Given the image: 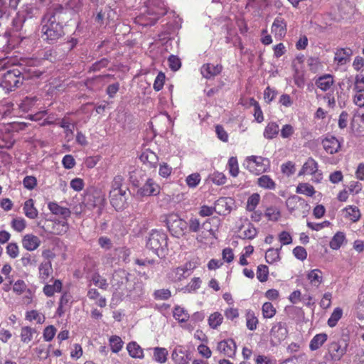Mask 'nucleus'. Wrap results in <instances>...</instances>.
Masks as SVG:
<instances>
[{"label":"nucleus","instance_id":"1","mask_svg":"<svg viewBox=\"0 0 364 364\" xmlns=\"http://www.w3.org/2000/svg\"><path fill=\"white\" fill-rule=\"evenodd\" d=\"M63 10L61 6L49 10L41 19V38L48 44L56 43L64 35L63 26L58 21L57 14Z\"/></svg>","mask_w":364,"mask_h":364},{"label":"nucleus","instance_id":"2","mask_svg":"<svg viewBox=\"0 0 364 364\" xmlns=\"http://www.w3.org/2000/svg\"><path fill=\"white\" fill-rule=\"evenodd\" d=\"M167 13L164 1L149 0L146 9L136 18V21L143 26H151Z\"/></svg>","mask_w":364,"mask_h":364},{"label":"nucleus","instance_id":"3","mask_svg":"<svg viewBox=\"0 0 364 364\" xmlns=\"http://www.w3.org/2000/svg\"><path fill=\"white\" fill-rule=\"evenodd\" d=\"M146 246L159 257H164L168 251V236L159 230H153L148 237Z\"/></svg>","mask_w":364,"mask_h":364},{"label":"nucleus","instance_id":"4","mask_svg":"<svg viewBox=\"0 0 364 364\" xmlns=\"http://www.w3.org/2000/svg\"><path fill=\"white\" fill-rule=\"evenodd\" d=\"M83 203L90 210L97 208L98 215H101L106 203L105 194L100 188H91L85 193Z\"/></svg>","mask_w":364,"mask_h":364},{"label":"nucleus","instance_id":"5","mask_svg":"<svg viewBox=\"0 0 364 364\" xmlns=\"http://www.w3.org/2000/svg\"><path fill=\"white\" fill-rule=\"evenodd\" d=\"M244 166L251 173L256 176L269 172L271 168L269 159L255 155L246 157Z\"/></svg>","mask_w":364,"mask_h":364},{"label":"nucleus","instance_id":"6","mask_svg":"<svg viewBox=\"0 0 364 364\" xmlns=\"http://www.w3.org/2000/svg\"><path fill=\"white\" fill-rule=\"evenodd\" d=\"M348 344L341 343L338 341H332L326 346V353L323 356L328 362H337L341 360L347 352Z\"/></svg>","mask_w":364,"mask_h":364},{"label":"nucleus","instance_id":"7","mask_svg":"<svg viewBox=\"0 0 364 364\" xmlns=\"http://www.w3.org/2000/svg\"><path fill=\"white\" fill-rule=\"evenodd\" d=\"M23 80L24 77L20 70L13 68L4 73L1 80V86L4 90L10 92L20 87Z\"/></svg>","mask_w":364,"mask_h":364},{"label":"nucleus","instance_id":"8","mask_svg":"<svg viewBox=\"0 0 364 364\" xmlns=\"http://www.w3.org/2000/svg\"><path fill=\"white\" fill-rule=\"evenodd\" d=\"M286 205L289 212L295 216H306L310 210V205L302 198L294 195L287 198Z\"/></svg>","mask_w":364,"mask_h":364},{"label":"nucleus","instance_id":"9","mask_svg":"<svg viewBox=\"0 0 364 364\" xmlns=\"http://www.w3.org/2000/svg\"><path fill=\"white\" fill-rule=\"evenodd\" d=\"M166 225L173 235L179 237L185 234L187 222L181 219L178 214L170 213L166 218Z\"/></svg>","mask_w":364,"mask_h":364},{"label":"nucleus","instance_id":"10","mask_svg":"<svg viewBox=\"0 0 364 364\" xmlns=\"http://www.w3.org/2000/svg\"><path fill=\"white\" fill-rule=\"evenodd\" d=\"M129 191H109V197L112 206L117 210H124L128 206Z\"/></svg>","mask_w":364,"mask_h":364},{"label":"nucleus","instance_id":"11","mask_svg":"<svg viewBox=\"0 0 364 364\" xmlns=\"http://www.w3.org/2000/svg\"><path fill=\"white\" fill-rule=\"evenodd\" d=\"M311 175L314 178L313 181L318 183L322 179V173L318 171V163L311 157L304 164L299 175Z\"/></svg>","mask_w":364,"mask_h":364},{"label":"nucleus","instance_id":"12","mask_svg":"<svg viewBox=\"0 0 364 364\" xmlns=\"http://www.w3.org/2000/svg\"><path fill=\"white\" fill-rule=\"evenodd\" d=\"M216 350L223 355L233 358L237 352V345L232 338L224 339L218 342Z\"/></svg>","mask_w":364,"mask_h":364},{"label":"nucleus","instance_id":"13","mask_svg":"<svg viewBox=\"0 0 364 364\" xmlns=\"http://www.w3.org/2000/svg\"><path fill=\"white\" fill-rule=\"evenodd\" d=\"M287 32V21L281 16H277L271 26V33L277 40H282L286 36Z\"/></svg>","mask_w":364,"mask_h":364},{"label":"nucleus","instance_id":"14","mask_svg":"<svg viewBox=\"0 0 364 364\" xmlns=\"http://www.w3.org/2000/svg\"><path fill=\"white\" fill-rule=\"evenodd\" d=\"M194 267L195 266H193L191 262H187L183 265L171 269L168 273V278L174 282H180L186 277L185 274L189 269H193Z\"/></svg>","mask_w":364,"mask_h":364},{"label":"nucleus","instance_id":"15","mask_svg":"<svg viewBox=\"0 0 364 364\" xmlns=\"http://www.w3.org/2000/svg\"><path fill=\"white\" fill-rule=\"evenodd\" d=\"M288 334V331L285 323L282 322L276 323L270 330V336L272 341L279 343L284 341Z\"/></svg>","mask_w":364,"mask_h":364},{"label":"nucleus","instance_id":"16","mask_svg":"<svg viewBox=\"0 0 364 364\" xmlns=\"http://www.w3.org/2000/svg\"><path fill=\"white\" fill-rule=\"evenodd\" d=\"M160 186L152 178H148L145 183L138 190L141 196H157L160 193Z\"/></svg>","mask_w":364,"mask_h":364},{"label":"nucleus","instance_id":"17","mask_svg":"<svg viewBox=\"0 0 364 364\" xmlns=\"http://www.w3.org/2000/svg\"><path fill=\"white\" fill-rule=\"evenodd\" d=\"M322 146L327 154H333L341 149V143L333 136H327L321 141Z\"/></svg>","mask_w":364,"mask_h":364},{"label":"nucleus","instance_id":"18","mask_svg":"<svg viewBox=\"0 0 364 364\" xmlns=\"http://www.w3.org/2000/svg\"><path fill=\"white\" fill-rule=\"evenodd\" d=\"M53 272L52 262L42 261L38 265V279L41 283H47Z\"/></svg>","mask_w":364,"mask_h":364},{"label":"nucleus","instance_id":"19","mask_svg":"<svg viewBox=\"0 0 364 364\" xmlns=\"http://www.w3.org/2000/svg\"><path fill=\"white\" fill-rule=\"evenodd\" d=\"M21 242L25 250L31 252L37 250L41 242L38 236L33 234H26L23 237Z\"/></svg>","mask_w":364,"mask_h":364},{"label":"nucleus","instance_id":"20","mask_svg":"<svg viewBox=\"0 0 364 364\" xmlns=\"http://www.w3.org/2000/svg\"><path fill=\"white\" fill-rule=\"evenodd\" d=\"M223 70V66L220 64L213 65L211 63L203 64L200 68V73L206 79H210L219 75Z\"/></svg>","mask_w":364,"mask_h":364},{"label":"nucleus","instance_id":"21","mask_svg":"<svg viewBox=\"0 0 364 364\" xmlns=\"http://www.w3.org/2000/svg\"><path fill=\"white\" fill-rule=\"evenodd\" d=\"M172 359L176 364H189L191 358L188 350L178 347L173 351Z\"/></svg>","mask_w":364,"mask_h":364},{"label":"nucleus","instance_id":"22","mask_svg":"<svg viewBox=\"0 0 364 364\" xmlns=\"http://www.w3.org/2000/svg\"><path fill=\"white\" fill-rule=\"evenodd\" d=\"M352 55L353 50L350 48H338L335 52L333 60L338 65H344L350 60Z\"/></svg>","mask_w":364,"mask_h":364},{"label":"nucleus","instance_id":"23","mask_svg":"<svg viewBox=\"0 0 364 364\" xmlns=\"http://www.w3.org/2000/svg\"><path fill=\"white\" fill-rule=\"evenodd\" d=\"M306 279L312 287L318 289L323 282V272L319 269H311L307 272Z\"/></svg>","mask_w":364,"mask_h":364},{"label":"nucleus","instance_id":"24","mask_svg":"<svg viewBox=\"0 0 364 364\" xmlns=\"http://www.w3.org/2000/svg\"><path fill=\"white\" fill-rule=\"evenodd\" d=\"M288 299L292 304H296L301 302L302 300L304 305L307 306H311L314 304L312 301L313 297L311 296L308 295L305 296L304 297H302L301 292L300 290H294V291H292L289 294Z\"/></svg>","mask_w":364,"mask_h":364},{"label":"nucleus","instance_id":"25","mask_svg":"<svg viewBox=\"0 0 364 364\" xmlns=\"http://www.w3.org/2000/svg\"><path fill=\"white\" fill-rule=\"evenodd\" d=\"M343 217L352 223L358 222L361 218L360 209L355 205H348L342 210Z\"/></svg>","mask_w":364,"mask_h":364},{"label":"nucleus","instance_id":"26","mask_svg":"<svg viewBox=\"0 0 364 364\" xmlns=\"http://www.w3.org/2000/svg\"><path fill=\"white\" fill-rule=\"evenodd\" d=\"M139 159L144 164L149 168H156L159 161L157 155L149 149L143 151Z\"/></svg>","mask_w":364,"mask_h":364},{"label":"nucleus","instance_id":"27","mask_svg":"<svg viewBox=\"0 0 364 364\" xmlns=\"http://www.w3.org/2000/svg\"><path fill=\"white\" fill-rule=\"evenodd\" d=\"M333 83V75L330 74H325L319 77L315 82L316 87L324 92L330 90Z\"/></svg>","mask_w":364,"mask_h":364},{"label":"nucleus","instance_id":"28","mask_svg":"<svg viewBox=\"0 0 364 364\" xmlns=\"http://www.w3.org/2000/svg\"><path fill=\"white\" fill-rule=\"evenodd\" d=\"M45 284L43 288V292L48 297H51L55 293L62 291L63 283L60 279H55L53 284Z\"/></svg>","mask_w":364,"mask_h":364},{"label":"nucleus","instance_id":"29","mask_svg":"<svg viewBox=\"0 0 364 364\" xmlns=\"http://www.w3.org/2000/svg\"><path fill=\"white\" fill-rule=\"evenodd\" d=\"M23 210L25 215L29 219H36L38 217V211L34 205V200L29 198L24 202Z\"/></svg>","mask_w":364,"mask_h":364},{"label":"nucleus","instance_id":"30","mask_svg":"<svg viewBox=\"0 0 364 364\" xmlns=\"http://www.w3.org/2000/svg\"><path fill=\"white\" fill-rule=\"evenodd\" d=\"M328 335L325 333L316 334L309 343V348L314 351L319 349L327 341Z\"/></svg>","mask_w":364,"mask_h":364},{"label":"nucleus","instance_id":"31","mask_svg":"<svg viewBox=\"0 0 364 364\" xmlns=\"http://www.w3.org/2000/svg\"><path fill=\"white\" fill-rule=\"evenodd\" d=\"M127 350L132 358L142 359L144 357L143 349L135 341L129 342L127 345Z\"/></svg>","mask_w":364,"mask_h":364},{"label":"nucleus","instance_id":"32","mask_svg":"<svg viewBox=\"0 0 364 364\" xmlns=\"http://www.w3.org/2000/svg\"><path fill=\"white\" fill-rule=\"evenodd\" d=\"M48 207L53 214L61 215L64 218H67L70 216L71 213L68 208L61 207L55 202H50Z\"/></svg>","mask_w":364,"mask_h":364},{"label":"nucleus","instance_id":"33","mask_svg":"<svg viewBox=\"0 0 364 364\" xmlns=\"http://www.w3.org/2000/svg\"><path fill=\"white\" fill-rule=\"evenodd\" d=\"M257 184L263 189L274 190L276 188L275 181L268 175H262L259 177Z\"/></svg>","mask_w":364,"mask_h":364},{"label":"nucleus","instance_id":"34","mask_svg":"<svg viewBox=\"0 0 364 364\" xmlns=\"http://www.w3.org/2000/svg\"><path fill=\"white\" fill-rule=\"evenodd\" d=\"M245 320L246 326L249 330L255 331L257 329L259 323V319L252 310L249 309L246 311Z\"/></svg>","mask_w":364,"mask_h":364},{"label":"nucleus","instance_id":"35","mask_svg":"<svg viewBox=\"0 0 364 364\" xmlns=\"http://www.w3.org/2000/svg\"><path fill=\"white\" fill-rule=\"evenodd\" d=\"M36 330L31 326H23L21 328L20 338L21 341L23 343H29L32 341Z\"/></svg>","mask_w":364,"mask_h":364},{"label":"nucleus","instance_id":"36","mask_svg":"<svg viewBox=\"0 0 364 364\" xmlns=\"http://www.w3.org/2000/svg\"><path fill=\"white\" fill-rule=\"evenodd\" d=\"M25 319L30 322L36 321L37 323L43 324L46 321V316L37 310H31L26 312Z\"/></svg>","mask_w":364,"mask_h":364},{"label":"nucleus","instance_id":"37","mask_svg":"<svg viewBox=\"0 0 364 364\" xmlns=\"http://www.w3.org/2000/svg\"><path fill=\"white\" fill-rule=\"evenodd\" d=\"M87 296L90 300H97L95 303L100 307L103 308L106 306V299L100 296V292L96 289H90L87 291Z\"/></svg>","mask_w":364,"mask_h":364},{"label":"nucleus","instance_id":"38","mask_svg":"<svg viewBox=\"0 0 364 364\" xmlns=\"http://www.w3.org/2000/svg\"><path fill=\"white\" fill-rule=\"evenodd\" d=\"M38 99L36 97H26L18 105L19 109L23 112L31 111L35 106Z\"/></svg>","mask_w":364,"mask_h":364},{"label":"nucleus","instance_id":"39","mask_svg":"<svg viewBox=\"0 0 364 364\" xmlns=\"http://www.w3.org/2000/svg\"><path fill=\"white\" fill-rule=\"evenodd\" d=\"M215 213L219 215H226L230 213V208L225 198H220L215 202Z\"/></svg>","mask_w":364,"mask_h":364},{"label":"nucleus","instance_id":"40","mask_svg":"<svg viewBox=\"0 0 364 364\" xmlns=\"http://www.w3.org/2000/svg\"><path fill=\"white\" fill-rule=\"evenodd\" d=\"M346 241V235L343 232H337L329 242L332 250H338Z\"/></svg>","mask_w":364,"mask_h":364},{"label":"nucleus","instance_id":"41","mask_svg":"<svg viewBox=\"0 0 364 364\" xmlns=\"http://www.w3.org/2000/svg\"><path fill=\"white\" fill-rule=\"evenodd\" d=\"M14 142L10 133L3 132L0 130V149H11Z\"/></svg>","mask_w":364,"mask_h":364},{"label":"nucleus","instance_id":"42","mask_svg":"<svg viewBox=\"0 0 364 364\" xmlns=\"http://www.w3.org/2000/svg\"><path fill=\"white\" fill-rule=\"evenodd\" d=\"M107 78H114V77L110 74L97 75L91 79H87L86 81V85L88 87H92L95 84H98L100 87H102L107 82L106 79Z\"/></svg>","mask_w":364,"mask_h":364},{"label":"nucleus","instance_id":"43","mask_svg":"<svg viewBox=\"0 0 364 364\" xmlns=\"http://www.w3.org/2000/svg\"><path fill=\"white\" fill-rule=\"evenodd\" d=\"M173 316L179 323L186 322L189 318L188 311L180 306H176L173 311Z\"/></svg>","mask_w":364,"mask_h":364},{"label":"nucleus","instance_id":"44","mask_svg":"<svg viewBox=\"0 0 364 364\" xmlns=\"http://www.w3.org/2000/svg\"><path fill=\"white\" fill-rule=\"evenodd\" d=\"M279 125L276 122H269L264 130V136L268 139L275 138L279 134Z\"/></svg>","mask_w":364,"mask_h":364},{"label":"nucleus","instance_id":"45","mask_svg":"<svg viewBox=\"0 0 364 364\" xmlns=\"http://www.w3.org/2000/svg\"><path fill=\"white\" fill-rule=\"evenodd\" d=\"M250 106L254 107L253 115L257 122L261 123L264 121V115L259 102L253 97L250 99Z\"/></svg>","mask_w":364,"mask_h":364},{"label":"nucleus","instance_id":"46","mask_svg":"<svg viewBox=\"0 0 364 364\" xmlns=\"http://www.w3.org/2000/svg\"><path fill=\"white\" fill-rule=\"evenodd\" d=\"M277 314V309L274 305L269 302H264L262 306V314L264 318H272Z\"/></svg>","mask_w":364,"mask_h":364},{"label":"nucleus","instance_id":"47","mask_svg":"<svg viewBox=\"0 0 364 364\" xmlns=\"http://www.w3.org/2000/svg\"><path fill=\"white\" fill-rule=\"evenodd\" d=\"M209 326L213 329L218 328L223 321V316L220 312L211 314L208 319Z\"/></svg>","mask_w":364,"mask_h":364},{"label":"nucleus","instance_id":"48","mask_svg":"<svg viewBox=\"0 0 364 364\" xmlns=\"http://www.w3.org/2000/svg\"><path fill=\"white\" fill-rule=\"evenodd\" d=\"M111 350L114 353H119L123 348L124 342L118 336H112L109 338Z\"/></svg>","mask_w":364,"mask_h":364},{"label":"nucleus","instance_id":"49","mask_svg":"<svg viewBox=\"0 0 364 364\" xmlns=\"http://www.w3.org/2000/svg\"><path fill=\"white\" fill-rule=\"evenodd\" d=\"M282 247L279 249L277 248H269L267 250L265 254V259L266 262L269 264H273L279 260H280V253L279 251Z\"/></svg>","mask_w":364,"mask_h":364},{"label":"nucleus","instance_id":"50","mask_svg":"<svg viewBox=\"0 0 364 364\" xmlns=\"http://www.w3.org/2000/svg\"><path fill=\"white\" fill-rule=\"evenodd\" d=\"M343 316V310L340 307H336L333 311L331 316L328 319L327 323L328 326L331 328L335 327L338 321L342 318Z\"/></svg>","mask_w":364,"mask_h":364},{"label":"nucleus","instance_id":"51","mask_svg":"<svg viewBox=\"0 0 364 364\" xmlns=\"http://www.w3.org/2000/svg\"><path fill=\"white\" fill-rule=\"evenodd\" d=\"M168 350L165 348L156 347L154 348V359L158 363H165L167 360Z\"/></svg>","mask_w":364,"mask_h":364},{"label":"nucleus","instance_id":"52","mask_svg":"<svg viewBox=\"0 0 364 364\" xmlns=\"http://www.w3.org/2000/svg\"><path fill=\"white\" fill-rule=\"evenodd\" d=\"M124 178L121 175L115 176L112 181L110 191H129V188L124 186Z\"/></svg>","mask_w":364,"mask_h":364},{"label":"nucleus","instance_id":"53","mask_svg":"<svg viewBox=\"0 0 364 364\" xmlns=\"http://www.w3.org/2000/svg\"><path fill=\"white\" fill-rule=\"evenodd\" d=\"M228 169L229 171L230 174L235 178L239 174V165H238V161L237 157L235 156H231L228 159V165H227Z\"/></svg>","mask_w":364,"mask_h":364},{"label":"nucleus","instance_id":"54","mask_svg":"<svg viewBox=\"0 0 364 364\" xmlns=\"http://www.w3.org/2000/svg\"><path fill=\"white\" fill-rule=\"evenodd\" d=\"M296 191L297 193L304 194L307 196H313L316 193L313 186L306 183H299L296 187Z\"/></svg>","mask_w":364,"mask_h":364},{"label":"nucleus","instance_id":"55","mask_svg":"<svg viewBox=\"0 0 364 364\" xmlns=\"http://www.w3.org/2000/svg\"><path fill=\"white\" fill-rule=\"evenodd\" d=\"M257 278L260 282H265L269 278V268L267 265L259 264L257 269Z\"/></svg>","mask_w":364,"mask_h":364},{"label":"nucleus","instance_id":"56","mask_svg":"<svg viewBox=\"0 0 364 364\" xmlns=\"http://www.w3.org/2000/svg\"><path fill=\"white\" fill-rule=\"evenodd\" d=\"M265 217L272 221H277L281 217V212L276 207H269L265 210Z\"/></svg>","mask_w":364,"mask_h":364},{"label":"nucleus","instance_id":"57","mask_svg":"<svg viewBox=\"0 0 364 364\" xmlns=\"http://www.w3.org/2000/svg\"><path fill=\"white\" fill-rule=\"evenodd\" d=\"M92 282L93 284L101 289L106 290L108 287V283L105 278L102 277L100 274L95 273L92 276Z\"/></svg>","mask_w":364,"mask_h":364},{"label":"nucleus","instance_id":"58","mask_svg":"<svg viewBox=\"0 0 364 364\" xmlns=\"http://www.w3.org/2000/svg\"><path fill=\"white\" fill-rule=\"evenodd\" d=\"M21 264L25 267H36L37 264V258L36 255L26 253L21 258Z\"/></svg>","mask_w":364,"mask_h":364},{"label":"nucleus","instance_id":"59","mask_svg":"<svg viewBox=\"0 0 364 364\" xmlns=\"http://www.w3.org/2000/svg\"><path fill=\"white\" fill-rule=\"evenodd\" d=\"M11 226L16 232H21L26 228V221L23 218H16L11 220Z\"/></svg>","mask_w":364,"mask_h":364},{"label":"nucleus","instance_id":"60","mask_svg":"<svg viewBox=\"0 0 364 364\" xmlns=\"http://www.w3.org/2000/svg\"><path fill=\"white\" fill-rule=\"evenodd\" d=\"M260 200V196L259 193L252 194L247 199V210L248 211H254Z\"/></svg>","mask_w":364,"mask_h":364},{"label":"nucleus","instance_id":"61","mask_svg":"<svg viewBox=\"0 0 364 364\" xmlns=\"http://www.w3.org/2000/svg\"><path fill=\"white\" fill-rule=\"evenodd\" d=\"M57 329L53 325L46 326L43 333V337L45 341H51L56 334Z\"/></svg>","mask_w":364,"mask_h":364},{"label":"nucleus","instance_id":"62","mask_svg":"<svg viewBox=\"0 0 364 364\" xmlns=\"http://www.w3.org/2000/svg\"><path fill=\"white\" fill-rule=\"evenodd\" d=\"M210 180L212 182L218 186L224 185L227 181L225 175L219 171H215L210 176Z\"/></svg>","mask_w":364,"mask_h":364},{"label":"nucleus","instance_id":"63","mask_svg":"<svg viewBox=\"0 0 364 364\" xmlns=\"http://www.w3.org/2000/svg\"><path fill=\"white\" fill-rule=\"evenodd\" d=\"M28 289V288H27L26 282L22 279H18L16 282H15L13 286V291L16 293L17 295H21Z\"/></svg>","mask_w":364,"mask_h":364},{"label":"nucleus","instance_id":"64","mask_svg":"<svg viewBox=\"0 0 364 364\" xmlns=\"http://www.w3.org/2000/svg\"><path fill=\"white\" fill-rule=\"evenodd\" d=\"M353 90L355 92H364V75L358 74L355 75Z\"/></svg>","mask_w":364,"mask_h":364}]
</instances>
